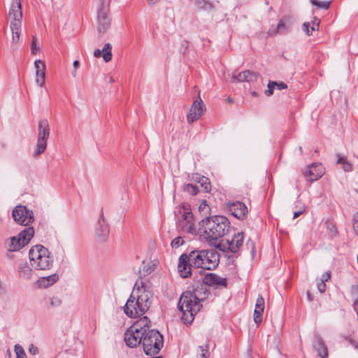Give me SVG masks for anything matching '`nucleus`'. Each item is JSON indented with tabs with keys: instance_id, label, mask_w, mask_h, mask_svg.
I'll use <instances>...</instances> for the list:
<instances>
[{
	"instance_id": "nucleus-1",
	"label": "nucleus",
	"mask_w": 358,
	"mask_h": 358,
	"mask_svg": "<svg viewBox=\"0 0 358 358\" xmlns=\"http://www.w3.org/2000/svg\"><path fill=\"white\" fill-rule=\"evenodd\" d=\"M138 283V281L136 282L133 291L123 308L124 313L130 318L141 317L151 305V292L142 280L141 285Z\"/></svg>"
},
{
	"instance_id": "nucleus-2",
	"label": "nucleus",
	"mask_w": 358,
	"mask_h": 358,
	"mask_svg": "<svg viewBox=\"0 0 358 358\" xmlns=\"http://www.w3.org/2000/svg\"><path fill=\"white\" fill-rule=\"evenodd\" d=\"M201 236L210 245H215L218 239L227 234L230 222L224 216L206 217L199 223Z\"/></svg>"
},
{
	"instance_id": "nucleus-3",
	"label": "nucleus",
	"mask_w": 358,
	"mask_h": 358,
	"mask_svg": "<svg viewBox=\"0 0 358 358\" xmlns=\"http://www.w3.org/2000/svg\"><path fill=\"white\" fill-rule=\"evenodd\" d=\"M203 254L204 250H197L179 257L178 269L181 277L186 278L202 272Z\"/></svg>"
},
{
	"instance_id": "nucleus-4",
	"label": "nucleus",
	"mask_w": 358,
	"mask_h": 358,
	"mask_svg": "<svg viewBox=\"0 0 358 358\" xmlns=\"http://www.w3.org/2000/svg\"><path fill=\"white\" fill-rule=\"evenodd\" d=\"M7 20L10 23L12 48H16L20 42L22 31V11L20 1L12 2Z\"/></svg>"
},
{
	"instance_id": "nucleus-5",
	"label": "nucleus",
	"mask_w": 358,
	"mask_h": 358,
	"mask_svg": "<svg viewBox=\"0 0 358 358\" xmlns=\"http://www.w3.org/2000/svg\"><path fill=\"white\" fill-rule=\"evenodd\" d=\"M178 308L182 313V320L185 324H190L194 320L195 315L200 310L202 305L195 300L191 291L182 292L178 303Z\"/></svg>"
},
{
	"instance_id": "nucleus-6",
	"label": "nucleus",
	"mask_w": 358,
	"mask_h": 358,
	"mask_svg": "<svg viewBox=\"0 0 358 358\" xmlns=\"http://www.w3.org/2000/svg\"><path fill=\"white\" fill-rule=\"evenodd\" d=\"M31 266L36 270H49L53 265V258L49 250L41 245L31 248L29 252Z\"/></svg>"
},
{
	"instance_id": "nucleus-7",
	"label": "nucleus",
	"mask_w": 358,
	"mask_h": 358,
	"mask_svg": "<svg viewBox=\"0 0 358 358\" xmlns=\"http://www.w3.org/2000/svg\"><path fill=\"white\" fill-rule=\"evenodd\" d=\"M175 216L177 227L184 232L194 234L196 232L195 220L190 205L184 203L176 208Z\"/></svg>"
},
{
	"instance_id": "nucleus-8",
	"label": "nucleus",
	"mask_w": 358,
	"mask_h": 358,
	"mask_svg": "<svg viewBox=\"0 0 358 358\" xmlns=\"http://www.w3.org/2000/svg\"><path fill=\"white\" fill-rule=\"evenodd\" d=\"M150 322L147 317H143L133 324L124 333V341L129 348H135L143 343L144 334Z\"/></svg>"
},
{
	"instance_id": "nucleus-9",
	"label": "nucleus",
	"mask_w": 358,
	"mask_h": 358,
	"mask_svg": "<svg viewBox=\"0 0 358 358\" xmlns=\"http://www.w3.org/2000/svg\"><path fill=\"white\" fill-rule=\"evenodd\" d=\"M142 345L143 350L147 355H155L159 353V350L163 347V336L159 331L150 329V324H148Z\"/></svg>"
},
{
	"instance_id": "nucleus-10",
	"label": "nucleus",
	"mask_w": 358,
	"mask_h": 358,
	"mask_svg": "<svg viewBox=\"0 0 358 358\" xmlns=\"http://www.w3.org/2000/svg\"><path fill=\"white\" fill-rule=\"evenodd\" d=\"M32 227H25L17 236L11 237L5 242L6 248L10 252L18 251L27 245L34 235Z\"/></svg>"
},
{
	"instance_id": "nucleus-11",
	"label": "nucleus",
	"mask_w": 358,
	"mask_h": 358,
	"mask_svg": "<svg viewBox=\"0 0 358 358\" xmlns=\"http://www.w3.org/2000/svg\"><path fill=\"white\" fill-rule=\"evenodd\" d=\"M97 30L104 34L110 26V1H99L96 6Z\"/></svg>"
},
{
	"instance_id": "nucleus-12",
	"label": "nucleus",
	"mask_w": 358,
	"mask_h": 358,
	"mask_svg": "<svg viewBox=\"0 0 358 358\" xmlns=\"http://www.w3.org/2000/svg\"><path fill=\"white\" fill-rule=\"evenodd\" d=\"M50 136V127L47 120L39 121L38 127V138L33 157H37L43 154L47 148V141Z\"/></svg>"
},
{
	"instance_id": "nucleus-13",
	"label": "nucleus",
	"mask_w": 358,
	"mask_h": 358,
	"mask_svg": "<svg viewBox=\"0 0 358 358\" xmlns=\"http://www.w3.org/2000/svg\"><path fill=\"white\" fill-rule=\"evenodd\" d=\"M243 233L238 232L231 239H223L222 240L216 247L221 251L225 252L228 257H231V255H235L238 252L240 248L243 245Z\"/></svg>"
},
{
	"instance_id": "nucleus-14",
	"label": "nucleus",
	"mask_w": 358,
	"mask_h": 358,
	"mask_svg": "<svg viewBox=\"0 0 358 358\" xmlns=\"http://www.w3.org/2000/svg\"><path fill=\"white\" fill-rule=\"evenodd\" d=\"M12 216L17 224L28 226L34 222V217L32 210L24 206H17L12 212Z\"/></svg>"
},
{
	"instance_id": "nucleus-15",
	"label": "nucleus",
	"mask_w": 358,
	"mask_h": 358,
	"mask_svg": "<svg viewBox=\"0 0 358 358\" xmlns=\"http://www.w3.org/2000/svg\"><path fill=\"white\" fill-rule=\"evenodd\" d=\"M204 254L203 256V266L202 270H212L215 269L220 262V255L217 251L214 249L203 250Z\"/></svg>"
},
{
	"instance_id": "nucleus-16",
	"label": "nucleus",
	"mask_w": 358,
	"mask_h": 358,
	"mask_svg": "<svg viewBox=\"0 0 358 358\" xmlns=\"http://www.w3.org/2000/svg\"><path fill=\"white\" fill-rule=\"evenodd\" d=\"M205 110V105L201 97L199 96V99L194 101L189 108V113L187 115V122L189 124H192L202 116Z\"/></svg>"
},
{
	"instance_id": "nucleus-17",
	"label": "nucleus",
	"mask_w": 358,
	"mask_h": 358,
	"mask_svg": "<svg viewBox=\"0 0 358 358\" xmlns=\"http://www.w3.org/2000/svg\"><path fill=\"white\" fill-rule=\"evenodd\" d=\"M226 209L236 218L243 220L248 214V208L242 202L233 201L225 203Z\"/></svg>"
},
{
	"instance_id": "nucleus-18",
	"label": "nucleus",
	"mask_w": 358,
	"mask_h": 358,
	"mask_svg": "<svg viewBox=\"0 0 358 358\" xmlns=\"http://www.w3.org/2000/svg\"><path fill=\"white\" fill-rule=\"evenodd\" d=\"M110 232L109 226L107 224L103 213L101 211L100 217L95 226V233L99 241H104L108 238Z\"/></svg>"
},
{
	"instance_id": "nucleus-19",
	"label": "nucleus",
	"mask_w": 358,
	"mask_h": 358,
	"mask_svg": "<svg viewBox=\"0 0 358 358\" xmlns=\"http://www.w3.org/2000/svg\"><path fill=\"white\" fill-rule=\"evenodd\" d=\"M203 284L207 286H210L215 289L224 288L227 285V279L220 277L215 273H208L203 278Z\"/></svg>"
},
{
	"instance_id": "nucleus-20",
	"label": "nucleus",
	"mask_w": 358,
	"mask_h": 358,
	"mask_svg": "<svg viewBox=\"0 0 358 358\" xmlns=\"http://www.w3.org/2000/svg\"><path fill=\"white\" fill-rule=\"evenodd\" d=\"M303 173L308 181L313 182L323 176L324 170L321 164L314 163L307 170L303 171Z\"/></svg>"
},
{
	"instance_id": "nucleus-21",
	"label": "nucleus",
	"mask_w": 358,
	"mask_h": 358,
	"mask_svg": "<svg viewBox=\"0 0 358 358\" xmlns=\"http://www.w3.org/2000/svg\"><path fill=\"white\" fill-rule=\"evenodd\" d=\"M259 77V73L250 70L244 71L238 73H234L231 76V81L238 82H254Z\"/></svg>"
},
{
	"instance_id": "nucleus-22",
	"label": "nucleus",
	"mask_w": 358,
	"mask_h": 358,
	"mask_svg": "<svg viewBox=\"0 0 358 358\" xmlns=\"http://www.w3.org/2000/svg\"><path fill=\"white\" fill-rule=\"evenodd\" d=\"M264 299L262 295H259L255 303L254 311V321L257 324H259L262 320V314L264 310Z\"/></svg>"
},
{
	"instance_id": "nucleus-23",
	"label": "nucleus",
	"mask_w": 358,
	"mask_h": 358,
	"mask_svg": "<svg viewBox=\"0 0 358 358\" xmlns=\"http://www.w3.org/2000/svg\"><path fill=\"white\" fill-rule=\"evenodd\" d=\"M313 345L321 358H326L328 356L327 348L324 341L319 335L315 334L314 336Z\"/></svg>"
},
{
	"instance_id": "nucleus-24",
	"label": "nucleus",
	"mask_w": 358,
	"mask_h": 358,
	"mask_svg": "<svg viewBox=\"0 0 358 358\" xmlns=\"http://www.w3.org/2000/svg\"><path fill=\"white\" fill-rule=\"evenodd\" d=\"M195 300L198 301V303L203 301L208 298L210 292L207 289V287L204 284H201L197 286L195 289L191 291Z\"/></svg>"
},
{
	"instance_id": "nucleus-25",
	"label": "nucleus",
	"mask_w": 358,
	"mask_h": 358,
	"mask_svg": "<svg viewBox=\"0 0 358 358\" xmlns=\"http://www.w3.org/2000/svg\"><path fill=\"white\" fill-rule=\"evenodd\" d=\"M290 28V24L287 20L285 19H281L276 28H271L268 31V34L270 36L275 35L277 34H286Z\"/></svg>"
},
{
	"instance_id": "nucleus-26",
	"label": "nucleus",
	"mask_w": 358,
	"mask_h": 358,
	"mask_svg": "<svg viewBox=\"0 0 358 358\" xmlns=\"http://www.w3.org/2000/svg\"><path fill=\"white\" fill-rule=\"evenodd\" d=\"M17 272L19 277L24 280H30L32 277L33 271L27 262H22L19 264Z\"/></svg>"
},
{
	"instance_id": "nucleus-27",
	"label": "nucleus",
	"mask_w": 358,
	"mask_h": 358,
	"mask_svg": "<svg viewBox=\"0 0 358 358\" xmlns=\"http://www.w3.org/2000/svg\"><path fill=\"white\" fill-rule=\"evenodd\" d=\"M320 20L315 17V20L310 22H304L303 24V31L308 34L310 35L312 31L317 29L319 27Z\"/></svg>"
},
{
	"instance_id": "nucleus-28",
	"label": "nucleus",
	"mask_w": 358,
	"mask_h": 358,
	"mask_svg": "<svg viewBox=\"0 0 358 358\" xmlns=\"http://www.w3.org/2000/svg\"><path fill=\"white\" fill-rule=\"evenodd\" d=\"M348 299L353 301V306L355 310H357V305L358 303V286L352 285L348 294Z\"/></svg>"
},
{
	"instance_id": "nucleus-29",
	"label": "nucleus",
	"mask_w": 358,
	"mask_h": 358,
	"mask_svg": "<svg viewBox=\"0 0 358 358\" xmlns=\"http://www.w3.org/2000/svg\"><path fill=\"white\" fill-rule=\"evenodd\" d=\"M112 46L110 43H107L104 45L102 52H103V59L106 62H108L112 59V53H111Z\"/></svg>"
},
{
	"instance_id": "nucleus-30",
	"label": "nucleus",
	"mask_w": 358,
	"mask_h": 358,
	"mask_svg": "<svg viewBox=\"0 0 358 358\" xmlns=\"http://www.w3.org/2000/svg\"><path fill=\"white\" fill-rule=\"evenodd\" d=\"M199 178L198 182L201 184V186L203 188L206 192H208L211 189V185L208 178L201 176L200 175L196 176Z\"/></svg>"
},
{
	"instance_id": "nucleus-31",
	"label": "nucleus",
	"mask_w": 358,
	"mask_h": 358,
	"mask_svg": "<svg viewBox=\"0 0 358 358\" xmlns=\"http://www.w3.org/2000/svg\"><path fill=\"white\" fill-rule=\"evenodd\" d=\"M338 160L337 164H341L343 165V169L345 171H350L352 169V164L345 158L339 155H337Z\"/></svg>"
},
{
	"instance_id": "nucleus-32",
	"label": "nucleus",
	"mask_w": 358,
	"mask_h": 358,
	"mask_svg": "<svg viewBox=\"0 0 358 358\" xmlns=\"http://www.w3.org/2000/svg\"><path fill=\"white\" fill-rule=\"evenodd\" d=\"M152 268L149 265V264H145V262H143L141 268H139L138 273L140 277L146 276L150 274L152 271Z\"/></svg>"
},
{
	"instance_id": "nucleus-33",
	"label": "nucleus",
	"mask_w": 358,
	"mask_h": 358,
	"mask_svg": "<svg viewBox=\"0 0 358 358\" xmlns=\"http://www.w3.org/2000/svg\"><path fill=\"white\" fill-rule=\"evenodd\" d=\"M57 280L58 275L57 274H53L48 277L43 278L41 279V282L44 283L45 287H48L55 283Z\"/></svg>"
},
{
	"instance_id": "nucleus-34",
	"label": "nucleus",
	"mask_w": 358,
	"mask_h": 358,
	"mask_svg": "<svg viewBox=\"0 0 358 358\" xmlns=\"http://www.w3.org/2000/svg\"><path fill=\"white\" fill-rule=\"evenodd\" d=\"M36 83L41 87L45 83V72H36Z\"/></svg>"
},
{
	"instance_id": "nucleus-35",
	"label": "nucleus",
	"mask_w": 358,
	"mask_h": 358,
	"mask_svg": "<svg viewBox=\"0 0 358 358\" xmlns=\"http://www.w3.org/2000/svg\"><path fill=\"white\" fill-rule=\"evenodd\" d=\"M199 349L200 350V355L197 358H209L210 352L208 343L205 346H199Z\"/></svg>"
},
{
	"instance_id": "nucleus-36",
	"label": "nucleus",
	"mask_w": 358,
	"mask_h": 358,
	"mask_svg": "<svg viewBox=\"0 0 358 358\" xmlns=\"http://www.w3.org/2000/svg\"><path fill=\"white\" fill-rule=\"evenodd\" d=\"M199 210L201 213H203L204 215H208L210 214V208L209 206L207 204L206 201H202V202L200 203L199 206Z\"/></svg>"
},
{
	"instance_id": "nucleus-37",
	"label": "nucleus",
	"mask_w": 358,
	"mask_h": 358,
	"mask_svg": "<svg viewBox=\"0 0 358 358\" xmlns=\"http://www.w3.org/2000/svg\"><path fill=\"white\" fill-rule=\"evenodd\" d=\"M331 1H311L313 6L317 8L328 9Z\"/></svg>"
},
{
	"instance_id": "nucleus-38",
	"label": "nucleus",
	"mask_w": 358,
	"mask_h": 358,
	"mask_svg": "<svg viewBox=\"0 0 358 358\" xmlns=\"http://www.w3.org/2000/svg\"><path fill=\"white\" fill-rule=\"evenodd\" d=\"M34 66L36 72H45V62L41 59H37L34 62Z\"/></svg>"
},
{
	"instance_id": "nucleus-39",
	"label": "nucleus",
	"mask_w": 358,
	"mask_h": 358,
	"mask_svg": "<svg viewBox=\"0 0 358 358\" xmlns=\"http://www.w3.org/2000/svg\"><path fill=\"white\" fill-rule=\"evenodd\" d=\"M184 190L191 195H196L198 192L197 187L192 184L185 185L184 186Z\"/></svg>"
},
{
	"instance_id": "nucleus-40",
	"label": "nucleus",
	"mask_w": 358,
	"mask_h": 358,
	"mask_svg": "<svg viewBox=\"0 0 358 358\" xmlns=\"http://www.w3.org/2000/svg\"><path fill=\"white\" fill-rule=\"evenodd\" d=\"M15 352L17 355V358H26V354L23 348L19 344L15 345Z\"/></svg>"
},
{
	"instance_id": "nucleus-41",
	"label": "nucleus",
	"mask_w": 358,
	"mask_h": 358,
	"mask_svg": "<svg viewBox=\"0 0 358 358\" xmlns=\"http://www.w3.org/2000/svg\"><path fill=\"white\" fill-rule=\"evenodd\" d=\"M327 228L329 231V234L331 236H335L337 234V229L334 224L332 222H327Z\"/></svg>"
},
{
	"instance_id": "nucleus-42",
	"label": "nucleus",
	"mask_w": 358,
	"mask_h": 358,
	"mask_svg": "<svg viewBox=\"0 0 358 358\" xmlns=\"http://www.w3.org/2000/svg\"><path fill=\"white\" fill-rule=\"evenodd\" d=\"M62 303V300L57 296H52L50 299V304L52 308H58Z\"/></svg>"
},
{
	"instance_id": "nucleus-43",
	"label": "nucleus",
	"mask_w": 358,
	"mask_h": 358,
	"mask_svg": "<svg viewBox=\"0 0 358 358\" xmlns=\"http://www.w3.org/2000/svg\"><path fill=\"white\" fill-rule=\"evenodd\" d=\"M184 241L182 237L178 236L175 238L171 242L172 248H178L182 245H183Z\"/></svg>"
},
{
	"instance_id": "nucleus-44",
	"label": "nucleus",
	"mask_w": 358,
	"mask_h": 358,
	"mask_svg": "<svg viewBox=\"0 0 358 358\" xmlns=\"http://www.w3.org/2000/svg\"><path fill=\"white\" fill-rule=\"evenodd\" d=\"M31 50L34 55H36L40 50V48L36 45V38L35 36H33L32 38Z\"/></svg>"
},
{
	"instance_id": "nucleus-45",
	"label": "nucleus",
	"mask_w": 358,
	"mask_h": 358,
	"mask_svg": "<svg viewBox=\"0 0 358 358\" xmlns=\"http://www.w3.org/2000/svg\"><path fill=\"white\" fill-rule=\"evenodd\" d=\"M277 83L274 81H270L268 84V90L265 92L267 96H271L273 93V88Z\"/></svg>"
},
{
	"instance_id": "nucleus-46",
	"label": "nucleus",
	"mask_w": 358,
	"mask_h": 358,
	"mask_svg": "<svg viewBox=\"0 0 358 358\" xmlns=\"http://www.w3.org/2000/svg\"><path fill=\"white\" fill-rule=\"evenodd\" d=\"M29 352L33 355H36L38 353V349L34 344H31L29 347Z\"/></svg>"
},
{
	"instance_id": "nucleus-47",
	"label": "nucleus",
	"mask_w": 358,
	"mask_h": 358,
	"mask_svg": "<svg viewBox=\"0 0 358 358\" xmlns=\"http://www.w3.org/2000/svg\"><path fill=\"white\" fill-rule=\"evenodd\" d=\"M317 289L320 293L324 292L326 289V285L324 281L321 280V282L317 283Z\"/></svg>"
},
{
	"instance_id": "nucleus-48",
	"label": "nucleus",
	"mask_w": 358,
	"mask_h": 358,
	"mask_svg": "<svg viewBox=\"0 0 358 358\" xmlns=\"http://www.w3.org/2000/svg\"><path fill=\"white\" fill-rule=\"evenodd\" d=\"M330 278H331V272L329 271L322 275L321 280H322L325 282L328 281L329 280H330Z\"/></svg>"
},
{
	"instance_id": "nucleus-49",
	"label": "nucleus",
	"mask_w": 358,
	"mask_h": 358,
	"mask_svg": "<svg viewBox=\"0 0 358 358\" xmlns=\"http://www.w3.org/2000/svg\"><path fill=\"white\" fill-rule=\"evenodd\" d=\"M275 86H277L279 90H284L287 87V85L283 82L277 83Z\"/></svg>"
},
{
	"instance_id": "nucleus-50",
	"label": "nucleus",
	"mask_w": 358,
	"mask_h": 358,
	"mask_svg": "<svg viewBox=\"0 0 358 358\" xmlns=\"http://www.w3.org/2000/svg\"><path fill=\"white\" fill-rule=\"evenodd\" d=\"M103 54V52H102V50H99V49H96L94 51V56L95 57H100Z\"/></svg>"
},
{
	"instance_id": "nucleus-51",
	"label": "nucleus",
	"mask_w": 358,
	"mask_h": 358,
	"mask_svg": "<svg viewBox=\"0 0 358 358\" xmlns=\"http://www.w3.org/2000/svg\"><path fill=\"white\" fill-rule=\"evenodd\" d=\"M199 3H204V8H212L211 3L209 1H199Z\"/></svg>"
},
{
	"instance_id": "nucleus-52",
	"label": "nucleus",
	"mask_w": 358,
	"mask_h": 358,
	"mask_svg": "<svg viewBox=\"0 0 358 358\" xmlns=\"http://www.w3.org/2000/svg\"><path fill=\"white\" fill-rule=\"evenodd\" d=\"M352 221H353V224H352L353 229L356 231V230H357L356 229H357V227H358V226H357L356 215H354Z\"/></svg>"
},
{
	"instance_id": "nucleus-53",
	"label": "nucleus",
	"mask_w": 358,
	"mask_h": 358,
	"mask_svg": "<svg viewBox=\"0 0 358 358\" xmlns=\"http://www.w3.org/2000/svg\"><path fill=\"white\" fill-rule=\"evenodd\" d=\"M303 210H299V211H296L294 213V217L293 218L295 219L296 217H298L299 215H301V214L303 213Z\"/></svg>"
},
{
	"instance_id": "nucleus-54",
	"label": "nucleus",
	"mask_w": 358,
	"mask_h": 358,
	"mask_svg": "<svg viewBox=\"0 0 358 358\" xmlns=\"http://www.w3.org/2000/svg\"><path fill=\"white\" fill-rule=\"evenodd\" d=\"M73 68L77 70L80 66V62L78 60L73 62Z\"/></svg>"
},
{
	"instance_id": "nucleus-55",
	"label": "nucleus",
	"mask_w": 358,
	"mask_h": 358,
	"mask_svg": "<svg viewBox=\"0 0 358 358\" xmlns=\"http://www.w3.org/2000/svg\"><path fill=\"white\" fill-rule=\"evenodd\" d=\"M307 298H308L309 301H312V296H311V294H310V292H307Z\"/></svg>"
},
{
	"instance_id": "nucleus-56",
	"label": "nucleus",
	"mask_w": 358,
	"mask_h": 358,
	"mask_svg": "<svg viewBox=\"0 0 358 358\" xmlns=\"http://www.w3.org/2000/svg\"><path fill=\"white\" fill-rule=\"evenodd\" d=\"M71 74H72L73 77H74V78L76 77V76H77V70H76L74 69V70L72 71Z\"/></svg>"
},
{
	"instance_id": "nucleus-57",
	"label": "nucleus",
	"mask_w": 358,
	"mask_h": 358,
	"mask_svg": "<svg viewBox=\"0 0 358 358\" xmlns=\"http://www.w3.org/2000/svg\"><path fill=\"white\" fill-rule=\"evenodd\" d=\"M198 174H194L192 177L193 180H194L195 181H196L198 182V180H199V178L196 177Z\"/></svg>"
},
{
	"instance_id": "nucleus-58",
	"label": "nucleus",
	"mask_w": 358,
	"mask_h": 358,
	"mask_svg": "<svg viewBox=\"0 0 358 358\" xmlns=\"http://www.w3.org/2000/svg\"><path fill=\"white\" fill-rule=\"evenodd\" d=\"M349 341L352 343V345L355 346V348H357V344L355 342H352V341L351 339H350Z\"/></svg>"
},
{
	"instance_id": "nucleus-59",
	"label": "nucleus",
	"mask_w": 358,
	"mask_h": 358,
	"mask_svg": "<svg viewBox=\"0 0 358 358\" xmlns=\"http://www.w3.org/2000/svg\"><path fill=\"white\" fill-rule=\"evenodd\" d=\"M251 94H252V96H257V93L256 92H252Z\"/></svg>"
},
{
	"instance_id": "nucleus-60",
	"label": "nucleus",
	"mask_w": 358,
	"mask_h": 358,
	"mask_svg": "<svg viewBox=\"0 0 358 358\" xmlns=\"http://www.w3.org/2000/svg\"><path fill=\"white\" fill-rule=\"evenodd\" d=\"M228 101L231 103V102H232V99H228Z\"/></svg>"
},
{
	"instance_id": "nucleus-61",
	"label": "nucleus",
	"mask_w": 358,
	"mask_h": 358,
	"mask_svg": "<svg viewBox=\"0 0 358 358\" xmlns=\"http://www.w3.org/2000/svg\"><path fill=\"white\" fill-rule=\"evenodd\" d=\"M299 151H300L301 152H302V148H301V147H299Z\"/></svg>"
}]
</instances>
